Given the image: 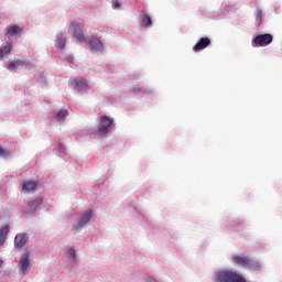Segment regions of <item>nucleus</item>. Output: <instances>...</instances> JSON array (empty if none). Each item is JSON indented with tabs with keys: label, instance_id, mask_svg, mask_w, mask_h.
I'll return each mask as SVG.
<instances>
[{
	"label": "nucleus",
	"instance_id": "1",
	"mask_svg": "<svg viewBox=\"0 0 282 282\" xmlns=\"http://www.w3.org/2000/svg\"><path fill=\"white\" fill-rule=\"evenodd\" d=\"M215 282H246V278L235 271L223 270L216 272Z\"/></svg>",
	"mask_w": 282,
	"mask_h": 282
},
{
	"label": "nucleus",
	"instance_id": "2",
	"mask_svg": "<svg viewBox=\"0 0 282 282\" xmlns=\"http://www.w3.org/2000/svg\"><path fill=\"white\" fill-rule=\"evenodd\" d=\"M234 265H239L240 268H249V270H259L261 268V263L259 261H254L250 259L248 256H234L232 259Z\"/></svg>",
	"mask_w": 282,
	"mask_h": 282
},
{
	"label": "nucleus",
	"instance_id": "3",
	"mask_svg": "<svg viewBox=\"0 0 282 282\" xmlns=\"http://www.w3.org/2000/svg\"><path fill=\"white\" fill-rule=\"evenodd\" d=\"M113 124V119L108 116H101L99 119V128L97 133L100 135H107L109 133V128Z\"/></svg>",
	"mask_w": 282,
	"mask_h": 282
},
{
	"label": "nucleus",
	"instance_id": "4",
	"mask_svg": "<svg viewBox=\"0 0 282 282\" xmlns=\"http://www.w3.org/2000/svg\"><path fill=\"white\" fill-rule=\"evenodd\" d=\"M272 41H273L272 34L265 33V34H260V35L256 36L252 40V43H253L254 47H265V46L270 45V43H272Z\"/></svg>",
	"mask_w": 282,
	"mask_h": 282
},
{
	"label": "nucleus",
	"instance_id": "5",
	"mask_svg": "<svg viewBox=\"0 0 282 282\" xmlns=\"http://www.w3.org/2000/svg\"><path fill=\"white\" fill-rule=\"evenodd\" d=\"M68 32H70L74 39H76V41H78L79 43H83V41H85V32L77 23H70Z\"/></svg>",
	"mask_w": 282,
	"mask_h": 282
},
{
	"label": "nucleus",
	"instance_id": "6",
	"mask_svg": "<svg viewBox=\"0 0 282 282\" xmlns=\"http://www.w3.org/2000/svg\"><path fill=\"white\" fill-rule=\"evenodd\" d=\"M93 215H94V212L91 209L82 214V216L78 219L77 225L73 226V229L78 230V228H83V226H87V224H89V221H91Z\"/></svg>",
	"mask_w": 282,
	"mask_h": 282
},
{
	"label": "nucleus",
	"instance_id": "7",
	"mask_svg": "<svg viewBox=\"0 0 282 282\" xmlns=\"http://www.w3.org/2000/svg\"><path fill=\"white\" fill-rule=\"evenodd\" d=\"M19 270L22 274H28L30 272V252H25L20 257Z\"/></svg>",
	"mask_w": 282,
	"mask_h": 282
},
{
	"label": "nucleus",
	"instance_id": "8",
	"mask_svg": "<svg viewBox=\"0 0 282 282\" xmlns=\"http://www.w3.org/2000/svg\"><path fill=\"white\" fill-rule=\"evenodd\" d=\"M88 43L90 45L91 52H102L105 50V45L102 44V41L96 36H90L88 40Z\"/></svg>",
	"mask_w": 282,
	"mask_h": 282
},
{
	"label": "nucleus",
	"instance_id": "9",
	"mask_svg": "<svg viewBox=\"0 0 282 282\" xmlns=\"http://www.w3.org/2000/svg\"><path fill=\"white\" fill-rule=\"evenodd\" d=\"M70 85H73V87H76V89H78L79 91H87L88 89L87 82L80 77L73 79L70 82Z\"/></svg>",
	"mask_w": 282,
	"mask_h": 282
},
{
	"label": "nucleus",
	"instance_id": "10",
	"mask_svg": "<svg viewBox=\"0 0 282 282\" xmlns=\"http://www.w3.org/2000/svg\"><path fill=\"white\" fill-rule=\"evenodd\" d=\"M41 204H43L41 198L30 200L24 208V213H34V209L39 208Z\"/></svg>",
	"mask_w": 282,
	"mask_h": 282
},
{
	"label": "nucleus",
	"instance_id": "11",
	"mask_svg": "<svg viewBox=\"0 0 282 282\" xmlns=\"http://www.w3.org/2000/svg\"><path fill=\"white\" fill-rule=\"evenodd\" d=\"M210 45V40L208 37H202L196 45L193 47V52H202Z\"/></svg>",
	"mask_w": 282,
	"mask_h": 282
},
{
	"label": "nucleus",
	"instance_id": "12",
	"mask_svg": "<svg viewBox=\"0 0 282 282\" xmlns=\"http://www.w3.org/2000/svg\"><path fill=\"white\" fill-rule=\"evenodd\" d=\"M36 188H39V184H36L34 181H26L22 186L23 193H34Z\"/></svg>",
	"mask_w": 282,
	"mask_h": 282
},
{
	"label": "nucleus",
	"instance_id": "13",
	"mask_svg": "<svg viewBox=\"0 0 282 282\" xmlns=\"http://www.w3.org/2000/svg\"><path fill=\"white\" fill-rule=\"evenodd\" d=\"M28 243V235L25 234H19L14 238V246L15 248H23Z\"/></svg>",
	"mask_w": 282,
	"mask_h": 282
},
{
	"label": "nucleus",
	"instance_id": "14",
	"mask_svg": "<svg viewBox=\"0 0 282 282\" xmlns=\"http://www.w3.org/2000/svg\"><path fill=\"white\" fill-rule=\"evenodd\" d=\"M21 32H23V26H19L17 24H12L7 30L8 36H17V34H21Z\"/></svg>",
	"mask_w": 282,
	"mask_h": 282
},
{
	"label": "nucleus",
	"instance_id": "15",
	"mask_svg": "<svg viewBox=\"0 0 282 282\" xmlns=\"http://www.w3.org/2000/svg\"><path fill=\"white\" fill-rule=\"evenodd\" d=\"M10 232V226L6 225L0 229V246L6 243V239H8V234Z\"/></svg>",
	"mask_w": 282,
	"mask_h": 282
},
{
	"label": "nucleus",
	"instance_id": "16",
	"mask_svg": "<svg viewBox=\"0 0 282 282\" xmlns=\"http://www.w3.org/2000/svg\"><path fill=\"white\" fill-rule=\"evenodd\" d=\"M21 65H30V62H25V61H14V62H11L8 65V69H9V72H14V69H17V67H21Z\"/></svg>",
	"mask_w": 282,
	"mask_h": 282
},
{
	"label": "nucleus",
	"instance_id": "17",
	"mask_svg": "<svg viewBox=\"0 0 282 282\" xmlns=\"http://www.w3.org/2000/svg\"><path fill=\"white\" fill-rule=\"evenodd\" d=\"M66 43H67V36H65V34H59L57 36V47H58V50H65Z\"/></svg>",
	"mask_w": 282,
	"mask_h": 282
},
{
	"label": "nucleus",
	"instance_id": "18",
	"mask_svg": "<svg viewBox=\"0 0 282 282\" xmlns=\"http://www.w3.org/2000/svg\"><path fill=\"white\" fill-rule=\"evenodd\" d=\"M12 52V43H8L6 46L0 48V58H3L6 55Z\"/></svg>",
	"mask_w": 282,
	"mask_h": 282
},
{
	"label": "nucleus",
	"instance_id": "19",
	"mask_svg": "<svg viewBox=\"0 0 282 282\" xmlns=\"http://www.w3.org/2000/svg\"><path fill=\"white\" fill-rule=\"evenodd\" d=\"M67 116H69V112L66 109H62L57 112L56 115V120L58 122L65 120V118H67Z\"/></svg>",
	"mask_w": 282,
	"mask_h": 282
},
{
	"label": "nucleus",
	"instance_id": "20",
	"mask_svg": "<svg viewBox=\"0 0 282 282\" xmlns=\"http://www.w3.org/2000/svg\"><path fill=\"white\" fill-rule=\"evenodd\" d=\"M142 21L145 28H151V25H153V21L151 20V17H149V14H143Z\"/></svg>",
	"mask_w": 282,
	"mask_h": 282
},
{
	"label": "nucleus",
	"instance_id": "21",
	"mask_svg": "<svg viewBox=\"0 0 282 282\" xmlns=\"http://www.w3.org/2000/svg\"><path fill=\"white\" fill-rule=\"evenodd\" d=\"M256 19L261 21L263 19V11L261 9L257 10Z\"/></svg>",
	"mask_w": 282,
	"mask_h": 282
},
{
	"label": "nucleus",
	"instance_id": "22",
	"mask_svg": "<svg viewBox=\"0 0 282 282\" xmlns=\"http://www.w3.org/2000/svg\"><path fill=\"white\" fill-rule=\"evenodd\" d=\"M68 257L76 259V249L74 248L68 249Z\"/></svg>",
	"mask_w": 282,
	"mask_h": 282
},
{
	"label": "nucleus",
	"instance_id": "23",
	"mask_svg": "<svg viewBox=\"0 0 282 282\" xmlns=\"http://www.w3.org/2000/svg\"><path fill=\"white\" fill-rule=\"evenodd\" d=\"M112 8L115 9V10H118V8H120V1H113L112 2Z\"/></svg>",
	"mask_w": 282,
	"mask_h": 282
},
{
	"label": "nucleus",
	"instance_id": "24",
	"mask_svg": "<svg viewBox=\"0 0 282 282\" xmlns=\"http://www.w3.org/2000/svg\"><path fill=\"white\" fill-rule=\"evenodd\" d=\"M6 155H8V152L0 147V158H6Z\"/></svg>",
	"mask_w": 282,
	"mask_h": 282
},
{
	"label": "nucleus",
	"instance_id": "25",
	"mask_svg": "<svg viewBox=\"0 0 282 282\" xmlns=\"http://www.w3.org/2000/svg\"><path fill=\"white\" fill-rule=\"evenodd\" d=\"M133 91H142V88H133Z\"/></svg>",
	"mask_w": 282,
	"mask_h": 282
},
{
	"label": "nucleus",
	"instance_id": "26",
	"mask_svg": "<svg viewBox=\"0 0 282 282\" xmlns=\"http://www.w3.org/2000/svg\"><path fill=\"white\" fill-rule=\"evenodd\" d=\"M1 265H3V260L0 259V268H1Z\"/></svg>",
	"mask_w": 282,
	"mask_h": 282
}]
</instances>
